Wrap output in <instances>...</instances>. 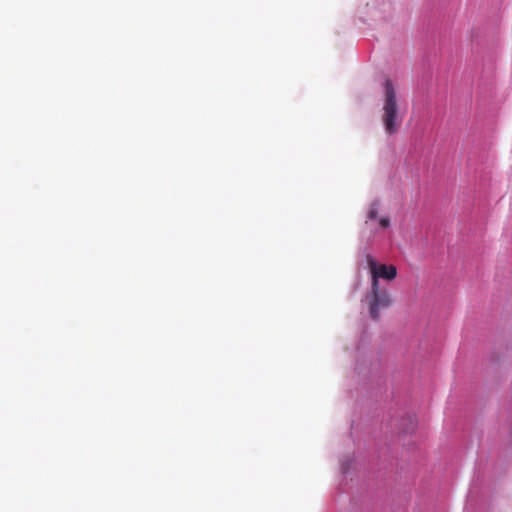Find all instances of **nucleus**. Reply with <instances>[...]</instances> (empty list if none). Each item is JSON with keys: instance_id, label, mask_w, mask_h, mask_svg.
I'll return each instance as SVG.
<instances>
[{"instance_id": "obj_1", "label": "nucleus", "mask_w": 512, "mask_h": 512, "mask_svg": "<svg viewBox=\"0 0 512 512\" xmlns=\"http://www.w3.org/2000/svg\"><path fill=\"white\" fill-rule=\"evenodd\" d=\"M384 102L382 122L387 134L392 135L397 132L401 124L399 117V108L396 98V90L390 79L384 81Z\"/></svg>"}, {"instance_id": "obj_2", "label": "nucleus", "mask_w": 512, "mask_h": 512, "mask_svg": "<svg viewBox=\"0 0 512 512\" xmlns=\"http://www.w3.org/2000/svg\"><path fill=\"white\" fill-rule=\"evenodd\" d=\"M369 314L373 320H378L380 310L388 308L392 304V298L387 288L371 284L370 291L365 296Z\"/></svg>"}, {"instance_id": "obj_3", "label": "nucleus", "mask_w": 512, "mask_h": 512, "mask_svg": "<svg viewBox=\"0 0 512 512\" xmlns=\"http://www.w3.org/2000/svg\"><path fill=\"white\" fill-rule=\"evenodd\" d=\"M366 262L371 274V284L380 285L379 279L392 281L397 276V269L394 265L378 264L372 255H366Z\"/></svg>"}, {"instance_id": "obj_4", "label": "nucleus", "mask_w": 512, "mask_h": 512, "mask_svg": "<svg viewBox=\"0 0 512 512\" xmlns=\"http://www.w3.org/2000/svg\"><path fill=\"white\" fill-rule=\"evenodd\" d=\"M378 216V203L374 202L370 205L367 217L370 220L376 219Z\"/></svg>"}, {"instance_id": "obj_5", "label": "nucleus", "mask_w": 512, "mask_h": 512, "mask_svg": "<svg viewBox=\"0 0 512 512\" xmlns=\"http://www.w3.org/2000/svg\"><path fill=\"white\" fill-rule=\"evenodd\" d=\"M379 224L383 229H386L390 225V220L387 217H383L380 219Z\"/></svg>"}]
</instances>
